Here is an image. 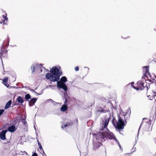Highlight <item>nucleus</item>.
<instances>
[{
    "mask_svg": "<svg viewBox=\"0 0 156 156\" xmlns=\"http://www.w3.org/2000/svg\"><path fill=\"white\" fill-rule=\"evenodd\" d=\"M126 115L124 114L122 111H120L118 115V121L117 122L115 118L112 120V123L115 127L118 129L119 131L124 128L126 123Z\"/></svg>",
    "mask_w": 156,
    "mask_h": 156,
    "instance_id": "obj_1",
    "label": "nucleus"
},
{
    "mask_svg": "<svg viewBox=\"0 0 156 156\" xmlns=\"http://www.w3.org/2000/svg\"><path fill=\"white\" fill-rule=\"evenodd\" d=\"M107 131L105 132L102 129L97 134V139H101V141H104L105 140L104 138H106L107 139H114L116 143L118 144L120 149H121V146L118 141L116 139L113 134L110 132L107 129Z\"/></svg>",
    "mask_w": 156,
    "mask_h": 156,
    "instance_id": "obj_2",
    "label": "nucleus"
},
{
    "mask_svg": "<svg viewBox=\"0 0 156 156\" xmlns=\"http://www.w3.org/2000/svg\"><path fill=\"white\" fill-rule=\"evenodd\" d=\"M67 81V78L65 76L62 77L59 81H57V86L58 89H62L65 92H66L68 88L65 83Z\"/></svg>",
    "mask_w": 156,
    "mask_h": 156,
    "instance_id": "obj_3",
    "label": "nucleus"
},
{
    "mask_svg": "<svg viewBox=\"0 0 156 156\" xmlns=\"http://www.w3.org/2000/svg\"><path fill=\"white\" fill-rule=\"evenodd\" d=\"M142 81H138L137 83L136 84L137 85V87H135L133 85L134 84V82H132L131 83V86L133 87V88L137 90H144L146 87L147 88V90L149 88V87L148 88L147 87H146V86H144V83L143 82V80H145L144 78L142 77Z\"/></svg>",
    "mask_w": 156,
    "mask_h": 156,
    "instance_id": "obj_4",
    "label": "nucleus"
},
{
    "mask_svg": "<svg viewBox=\"0 0 156 156\" xmlns=\"http://www.w3.org/2000/svg\"><path fill=\"white\" fill-rule=\"evenodd\" d=\"M60 68L59 67L58 68L54 66L51 69L50 72L52 74L56 76H59L60 78V76L62 75V72L60 70Z\"/></svg>",
    "mask_w": 156,
    "mask_h": 156,
    "instance_id": "obj_5",
    "label": "nucleus"
},
{
    "mask_svg": "<svg viewBox=\"0 0 156 156\" xmlns=\"http://www.w3.org/2000/svg\"><path fill=\"white\" fill-rule=\"evenodd\" d=\"M43 67L42 65L41 64H39L38 63H34L31 66L30 69L32 71V73H33L35 71L36 69V70H40V72H42V68Z\"/></svg>",
    "mask_w": 156,
    "mask_h": 156,
    "instance_id": "obj_6",
    "label": "nucleus"
},
{
    "mask_svg": "<svg viewBox=\"0 0 156 156\" xmlns=\"http://www.w3.org/2000/svg\"><path fill=\"white\" fill-rule=\"evenodd\" d=\"M46 77L47 79L53 82L57 81L60 79L59 76H54L50 73H47L46 74Z\"/></svg>",
    "mask_w": 156,
    "mask_h": 156,
    "instance_id": "obj_7",
    "label": "nucleus"
},
{
    "mask_svg": "<svg viewBox=\"0 0 156 156\" xmlns=\"http://www.w3.org/2000/svg\"><path fill=\"white\" fill-rule=\"evenodd\" d=\"M8 131L7 130L2 131L0 133V138L2 140H5L6 139L5 134Z\"/></svg>",
    "mask_w": 156,
    "mask_h": 156,
    "instance_id": "obj_8",
    "label": "nucleus"
},
{
    "mask_svg": "<svg viewBox=\"0 0 156 156\" xmlns=\"http://www.w3.org/2000/svg\"><path fill=\"white\" fill-rule=\"evenodd\" d=\"M110 116H111V115H110ZM110 118V116L109 119H105V122H104V126L103 128L101 130L103 129V130L104 131V129H107V127L108 125V122H109V119Z\"/></svg>",
    "mask_w": 156,
    "mask_h": 156,
    "instance_id": "obj_9",
    "label": "nucleus"
},
{
    "mask_svg": "<svg viewBox=\"0 0 156 156\" xmlns=\"http://www.w3.org/2000/svg\"><path fill=\"white\" fill-rule=\"evenodd\" d=\"M37 100V98H34L31 99L30 102L29 103V106L30 107H31L33 106L36 102V101Z\"/></svg>",
    "mask_w": 156,
    "mask_h": 156,
    "instance_id": "obj_10",
    "label": "nucleus"
},
{
    "mask_svg": "<svg viewBox=\"0 0 156 156\" xmlns=\"http://www.w3.org/2000/svg\"><path fill=\"white\" fill-rule=\"evenodd\" d=\"M101 145H102V144L98 142L93 143V149L95 150L99 148Z\"/></svg>",
    "mask_w": 156,
    "mask_h": 156,
    "instance_id": "obj_11",
    "label": "nucleus"
},
{
    "mask_svg": "<svg viewBox=\"0 0 156 156\" xmlns=\"http://www.w3.org/2000/svg\"><path fill=\"white\" fill-rule=\"evenodd\" d=\"M8 130L11 132H13L16 130V127L14 125H12L9 126L8 129Z\"/></svg>",
    "mask_w": 156,
    "mask_h": 156,
    "instance_id": "obj_12",
    "label": "nucleus"
},
{
    "mask_svg": "<svg viewBox=\"0 0 156 156\" xmlns=\"http://www.w3.org/2000/svg\"><path fill=\"white\" fill-rule=\"evenodd\" d=\"M68 109V107L66 105L64 104L60 108L61 111L62 112H65Z\"/></svg>",
    "mask_w": 156,
    "mask_h": 156,
    "instance_id": "obj_13",
    "label": "nucleus"
},
{
    "mask_svg": "<svg viewBox=\"0 0 156 156\" xmlns=\"http://www.w3.org/2000/svg\"><path fill=\"white\" fill-rule=\"evenodd\" d=\"M73 125V123L70 121L68 122L66 124H65L63 126H62V128H64L66 127H69Z\"/></svg>",
    "mask_w": 156,
    "mask_h": 156,
    "instance_id": "obj_14",
    "label": "nucleus"
},
{
    "mask_svg": "<svg viewBox=\"0 0 156 156\" xmlns=\"http://www.w3.org/2000/svg\"><path fill=\"white\" fill-rule=\"evenodd\" d=\"M64 98L65 101L64 102V104L66 105L70 98L67 95H65Z\"/></svg>",
    "mask_w": 156,
    "mask_h": 156,
    "instance_id": "obj_15",
    "label": "nucleus"
},
{
    "mask_svg": "<svg viewBox=\"0 0 156 156\" xmlns=\"http://www.w3.org/2000/svg\"><path fill=\"white\" fill-rule=\"evenodd\" d=\"M2 17L3 18V19L4 20L2 21V22L1 23H4L5 24H7V22L8 20V18L6 16H4V15H2Z\"/></svg>",
    "mask_w": 156,
    "mask_h": 156,
    "instance_id": "obj_16",
    "label": "nucleus"
},
{
    "mask_svg": "<svg viewBox=\"0 0 156 156\" xmlns=\"http://www.w3.org/2000/svg\"><path fill=\"white\" fill-rule=\"evenodd\" d=\"M17 100L19 103H20L21 104H22L24 102L23 100L20 96H19L18 97Z\"/></svg>",
    "mask_w": 156,
    "mask_h": 156,
    "instance_id": "obj_17",
    "label": "nucleus"
},
{
    "mask_svg": "<svg viewBox=\"0 0 156 156\" xmlns=\"http://www.w3.org/2000/svg\"><path fill=\"white\" fill-rule=\"evenodd\" d=\"M11 100L9 101L6 103L5 107V109H7L8 108L10 105H11Z\"/></svg>",
    "mask_w": 156,
    "mask_h": 156,
    "instance_id": "obj_18",
    "label": "nucleus"
},
{
    "mask_svg": "<svg viewBox=\"0 0 156 156\" xmlns=\"http://www.w3.org/2000/svg\"><path fill=\"white\" fill-rule=\"evenodd\" d=\"M144 68V69L145 73L146 74L149 73V66H145L143 67Z\"/></svg>",
    "mask_w": 156,
    "mask_h": 156,
    "instance_id": "obj_19",
    "label": "nucleus"
},
{
    "mask_svg": "<svg viewBox=\"0 0 156 156\" xmlns=\"http://www.w3.org/2000/svg\"><path fill=\"white\" fill-rule=\"evenodd\" d=\"M133 149L134 150V151H132L131 153H126L125 154V156H130L132 154V153L134 152V151H136V149L135 147H133Z\"/></svg>",
    "mask_w": 156,
    "mask_h": 156,
    "instance_id": "obj_20",
    "label": "nucleus"
},
{
    "mask_svg": "<svg viewBox=\"0 0 156 156\" xmlns=\"http://www.w3.org/2000/svg\"><path fill=\"white\" fill-rule=\"evenodd\" d=\"M55 87V86L53 85H50L49 86H47L45 87V88L48 89L49 88H51L52 89H54Z\"/></svg>",
    "mask_w": 156,
    "mask_h": 156,
    "instance_id": "obj_21",
    "label": "nucleus"
},
{
    "mask_svg": "<svg viewBox=\"0 0 156 156\" xmlns=\"http://www.w3.org/2000/svg\"><path fill=\"white\" fill-rule=\"evenodd\" d=\"M8 80V77H5L3 80V83H6Z\"/></svg>",
    "mask_w": 156,
    "mask_h": 156,
    "instance_id": "obj_22",
    "label": "nucleus"
},
{
    "mask_svg": "<svg viewBox=\"0 0 156 156\" xmlns=\"http://www.w3.org/2000/svg\"><path fill=\"white\" fill-rule=\"evenodd\" d=\"M25 98L26 99V101H27L28 99L30 98L31 96L29 94H27L25 95Z\"/></svg>",
    "mask_w": 156,
    "mask_h": 156,
    "instance_id": "obj_23",
    "label": "nucleus"
},
{
    "mask_svg": "<svg viewBox=\"0 0 156 156\" xmlns=\"http://www.w3.org/2000/svg\"><path fill=\"white\" fill-rule=\"evenodd\" d=\"M38 145L39 146V148L40 150L41 151V152H42L43 153H44V151L43 150V149L41 145L40 142H38Z\"/></svg>",
    "mask_w": 156,
    "mask_h": 156,
    "instance_id": "obj_24",
    "label": "nucleus"
},
{
    "mask_svg": "<svg viewBox=\"0 0 156 156\" xmlns=\"http://www.w3.org/2000/svg\"><path fill=\"white\" fill-rule=\"evenodd\" d=\"M99 112H100L101 113L103 112V113H105L108 112L107 110H105L104 109H100L99 110Z\"/></svg>",
    "mask_w": 156,
    "mask_h": 156,
    "instance_id": "obj_25",
    "label": "nucleus"
},
{
    "mask_svg": "<svg viewBox=\"0 0 156 156\" xmlns=\"http://www.w3.org/2000/svg\"><path fill=\"white\" fill-rule=\"evenodd\" d=\"M153 95L152 97L151 98H150V99L151 100H152L154 98V97L156 96V92H155L154 91L153 92Z\"/></svg>",
    "mask_w": 156,
    "mask_h": 156,
    "instance_id": "obj_26",
    "label": "nucleus"
},
{
    "mask_svg": "<svg viewBox=\"0 0 156 156\" xmlns=\"http://www.w3.org/2000/svg\"><path fill=\"white\" fill-rule=\"evenodd\" d=\"M4 112V110L3 109H0V115H1Z\"/></svg>",
    "mask_w": 156,
    "mask_h": 156,
    "instance_id": "obj_27",
    "label": "nucleus"
},
{
    "mask_svg": "<svg viewBox=\"0 0 156 156\" xmlns=\"http://www.w3.org/2000/svg\"><path fill=\"white\" fill-rule=\"evenodd\" d=\"M32 156H38V155L37 153L35 152L33 153Z\"/></svg>",
    "mask_w": 156,
    "mask_h": 156,
    "instance_id": "obj_28",
    "label": "nucleus"
},
{
    "mask_svg": "<svg viewBox=\"0 0 156 156\" xmlns=\"http://www.w3.org/2000/svg\"><path fill=\"white\" fill-rule=\"evenodd\" d=\"M75 70L76 71H78L79 70V67H75Z\"/></svg>",
    "mask_w": 156,
    "mask_h": 156,
    "instance_id": "obj_29",
    "label": "nucleus"
},
{
    "mask_svg": "<svg viewBox=\"0 0 156 156\" xmlns=\"http://www.w3.org/2000/svg\"><path fill=\"white\" fill-rule=\"evenodd\" d=\"M4 85L6 86L7 87H8L9 86V85L8 83H4Z\"/></svg>",
    "mask_w": 156,
    "mask_h": 156,
    "instance_id": "obj_30",
    "label": "nucleus"
},
{
    "mask_svg": "<svg viewBox=\"0 0 156 156\" xmlns=\"http://www.w3.org/2000/svg\"><path fill=\"white\" fill-rule=\"evenodd\" d=\"M84 68L85 69H86L87 71V72H89V68L88 67H84Z\"/></svg>",
    "mask_w": 156,
    "mask_h": 156,
    "instance_id": "obj_31",
    "label": "nucleus"
},
{
    "mask_svg": "<svg viewBox=\"0 0 156 156\" xmlns=\"http://www.w3.org/2000/svg\"><path fill=\"white\" fill-rule=\"evenodd\" d=\"M30 91H32V92H35L37 94V93L36 91H35L34 90L32 89H30Z\"/></svg>",
    "mask_w": 156,
    "mask_h": 156,
    "instance_id": "obj_32",
    "label": "nucleus"
},
{
    "mask_svg": "<svg viewBox=\"0 0 156 156\" xmlns=\"http://www.w3.org/2000/svg\"><path fill=\"white\" fill-rule=\"evenodd\" d=\"M2 53H0V58H1L2 59Z\"/></svg>",
    "mask_w": 156,
    "mask_h": 156,
    "instance_id": "obj_33",
    "label": "nucleus"
},
{
    "mask_svg": "<svg viewBox=\"0 0 156 156\" xmlns=\"http://www.w3.org/2000/svg\"><path fill=\"white\" fill-rule=\"evenodd\" d=\"M23 122L24 124H26V123H27V122L25 120H24Z\"/></svg>",
    "mask_w": 156,
    "mask_h": 156,
    "instance_id": "obj_34",
    "label": "nucleus"
},
{
    "mask_svg": "<svg viewBox=\"0 0 156 156\" xmlns=\"http://www.w3.org/2000/svg\"><path fill=\"white\" fill-rule=\"evenodd\" d=\"M42 152V153L43 154V156H46V154L44 153H44H43Z\"/></svg>",
    "mask_w": 156,
    "mask_h": 156,
    "instance_id": "obj_35",
    "label": "nucleus"
},
{
    "mask_svg": "<svg viewBox=\"0 0 156 156\" xmlns=\"http://www.w3.org/2000/svg\"><path fill=\"white\" fill-rule=\"evenodd\" d=\"M80 156H81V154H80ZM84 156H87L86 154H85Z\"/></svg>",
    "mask_w": 156,
    "mask_h": 156,
    "instance_id": "obj_36",
    "label": "nucleus"
},
{
    "mask_svg": "<svg viewBox=\"0 0 156 156\" xmlns=\"http://www.w3.org/2000/svg\"><path fill=\"white\" fill-rule=\"evenodd\" d=\"M34 128L35 129V130H36V127H35V126H34Z\"/></svg>",
    "mask_w": 156,
    "mask_h": 156,
    "instance_id": "obj_37",
    "label": "nucleus"
},
{
    "mask_svg": "<svg viewBox=\"0 0 156 156\" xmlns=\"http://www.w3.org/2000/svg\"><path fill=\"white\" fill-rule=\"evenodd\" d=\"M37 143H38V142H39L38 140L37 139Z\"/></svg>",
    "mask_w": 156,
    "mask_h": 156,
    "instance_id": "obj_38",
    "label": "nucleus"
},
{
    "mask_svg": "<svg viewBox=\"0 0 156 156\" xmlns=\"http://www.w3.org/2000/svg\"><path fill=\"white\" fill-rule=\"evenodd\" d=\"M37 143H38V142H39L38 140L37 139Z\"/></svg>",
    "mask_w": 156,
    "mask_h": 156,
    "instance_id": "obj_39",
    "label": "nucleus"
},
{
    "mask_svg": "<svg viewBox=\"0 0 156 156\" xmlns=\"http://www.w3.org/2000/svg\"><path fill=\"white\" fill-rule=\"evenodd\" d=\"M144 76L146 77V74H144Z\"/></svg>",
    "mask_w": 156,
    "mask_h": 156,
    "instance_id": "obj_40",
    "label": "nucleus"
},
{
    "mask_svg": "<svg viewBox=\"0 0 156 156\" xmlns=\"http://www.w3.org/2000/svg\"><path fill=\"white\" fill-rule=\"evenodd\" d=\"M50 100L53 101V100H51V99H50Z\"/></svg>",
    "mask_w": 156,
    "mask_h": 156,
    "instance_id": "obj_41",
    "label": "nucleus"
},
{
    "mask_svg": "<svg viewBox=\"0 0 156 156\" xmlns=\"http://www.w3.org/2000/svg\"><path fill=\"white\" fill-rule=\"evenodd\" d=\"M8 43H9V40L8 41Z\"/></svg>",
    "mask_w": 156,
    "mask_h": 156,
    "instance_id": "obj_42",
    "label": "nucleus"
},
{
    "mask_svg": "<svg viewBox=\"0 0 156 156\" xmlns=\"http://www.w3.org/2000/svg\"><path fill=\"white\" fill-rule=\"evenodd\" d=\"M150 95H149V96H148V97H150Z\"/></svg>",
    "mask_w": 156,
    "mask_h": 156,
    "instance_id": "obj_43",
    "label": "nucleus"
},
{
    "mask_svg": "<svg viewBox=\"0 0 156 156\" xmlns=\"http://www.w3.org/2000/svg\"><path fill=\"white\" fill-rule=\"evenodd\" d=\"M155 78H156V76H155Z\"/></svg>",
    "mask_w": 156,
    "mask_h": 156,
    "instance_id": "obj_44",
    "label": "nucleus"
},
{
    "mask_svg": "<svg viewBox=\"0 0 156 156\" xmlns=\"http://www.w3.org/2000/svg\"><path fill=\"white\" fill-rule=\"evenodd\" d=\"M40 94H37V95H40Z\"/></svg>",
    "mask_w": 156,
    "mask_h": 156,
    "instance_id": "obj_45",
    "label": "nucleus"
}]
</instances>
